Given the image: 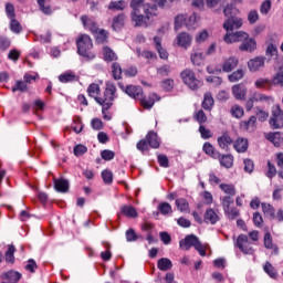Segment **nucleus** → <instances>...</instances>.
<instances>
[{
  "instance_id": "nucleus-1",
  "label": "nucleus",
  "mask_w": 283,
  "mask_h": 283,
  "mask_svg": "<svg viewBox=\"0 0 283 283\" xmlns=\"http://www.w3.org/2000/svg\"><path fill=\"white\" fill-rule=\"evenodd\" d=\"M156 17H158V6L156 4L145 3L143 9L130 11V22L134 28H149Z\"/></svg>"
},
{
  "instance_id": "nucleus-2",
  "label": "nucleus",
  "mask_w": 283,
  "mask_h": 283,
  "mask_svg": "<svg viewBox=\"0 0 283 283\" xmlns=\"http://www.w3.org/2000/svg\"><path fill=\"white\" fill-rule=\"evenodd\" d=\"M116 97V84H114V82H106L104 99H97V104L102 107V114L105 120H112V116L107 115V109L114 105Z\"/></svg>"
},
{
  "instance_id": "nucleus-3",
  "label": "nucleus",
  "mask_w": 283,
  "mask_h": 283,
  "mask_svg": "<svg viewBox=\"0 0 283 283\" xmlns=\"http://www.w3.org/2000/svg\"><path fill=\"white\" fill-rule=\"evenodd\" d=\"M76 45L77 54H80V56H83L85 61H94V59H96V54L92 52L94 43H92V38H90V35L81 34L76 39Z\"/></svg>"
},
{
  "instance_id": "nucleus-4",
  "label": "nucleus",
  "mask_w": 283,
  "mask_h": 283,
  "mask_svg": "<svg viewBox=\"0 0 283 283\" xmlns=\"http://www.w3.org/2000/svg\"><path fill=\"white\" fill-rule=\"evenodd\" d=\"M181 81L189 87V90H198L202 86V82L196 77L193 70L186 69L180 73Z\"/></svg>"
},
{
  "instance_id": "nucleus-5",
  "label": "nucleus",
  "mask_w": 283,
  "mask_h": 283,
  "mask_svg": "<svg viewBox=\"0 0 283 283\" xmlns=\"http://www.w3.org/2000/svg\"><path fill=\"white\" fill-rule=\"evenodd\" d=\"M270 127L272 129H282L283 127V111L280 108V105L272 107V116L269 120Z\"/></svg>"
},
{
  "instance_id": "nucleus-6",
  "label": "nucleus",
  "mask_w": 283,
  "mask_h": 283,
  "mask_svg": "<svg viewBox=\"0 0 283 283\" xmlns=\"http://www.w3.org/2000/svg\"><path fill=\"white\" fill-rule=\"evenodd\" d=\"M249 39V33L244 31H237V32H228L223 36L224 43H244Z\"/></svg>"
},
{
  "instance_id": "nucleus-7",
  "label": "nucleus",
  "mask_w": 283,
  "mask_h": 283,
  "mask_svg": "<svg viewBox=\"0 0 283 283\" xmlns=\"http://www.w3.org/2000/svg\"><path fill=\"white\" fill-rule=\"evenodd\" d=\"M253 103H273V97L266 96L261 93H253V95L247 101L245 109L247 112H251L253 109Z\"/></svg>"
},
{
  "instance_id": "nucleus-8",
  "label": "nucleus",
  "mask_w": 283,
  "mask_h": 283,
  "mask_svg": "<svg viewBox=\"0 0 283 283\" xmlns=\"http://www.w3.org/2000/svg\"><path fill=\"white\" fill-rule=\"evenodd\" d=\"M237 247L242 251L245 255H253L255 250L251 247V242H249V237L247 234H240L237 239Z\"/></svg>"
},
{
  "instance_id": "nucleus-9",
  "label": "nucleus",
  "mask_w": 283,
  "mask_h": 283,
  "mask_svg": "<svg viewBox=\"0 0 283 283\" xmlns=\"http://www.w3.org/2000/svg\"><path fill=\"white\" fill-rule=\"evenodd\" d=\"M118 87L125 92L130 98H134L135 101H139V98H143V87L135 86V85H128L125 87L122 83L118 84Z\"/></svg>"
},
{
  "instance_id": "nucleus-10",
  "label": "nucleus",
  "mask_w": 283,
  "mask_h": 283,
  "mask_svg": "<svg viewBox=\"0 0 283 283\" xmlns=\"http://www.w3.org/2000/svg\"><path fill=\"white\" fill-rule=\"evenodd\" d=\"M242 18L230 17L224 21L223 30H226L227 33L233 32V30H240V28H242Z\"/></svg>"
},
{
  "instance_id": "nucleus-11",
  "label": "nucleus",
  "mask_w": 283,
  "mask_h": 283,
  "mask_svg": "<svg viewBox=\"0 0 283 283\" xmlns=\"http://www.w3.org/2000/svg\"><path fill=\"white\" fill-rule=\"evenodd\" d=\"M218 146L220 149L223 151H230L231 150V145H233V138H231V135L229 133L224 132L222 133L221 136L217 138Z\"/></svg>"
},
{
  "instance_id": "nucleus-12",
  "label": "nucleus",
  "mask_w": 283,
  "mask_h": 283,
  "mask_svg": "<svg viewBox=\"0 0 283 283\" xmlns=\"http://www.w3.org/2000/svg\"><path fill=\"white\" fill-rule=\"evenodd\" d=\"M138 101L140 102V105H143L144 109H151L156 101H160V97L156 93H150L147 97H145L144 93H142V98Z\"/></svg>"
},
{
  "instance_id": "nucleus-13",
  "label": "nucleus",
  "mask_w": 283,
  "mask_h": 283,
  "mask_svg": "<svg viewBox=\"0 0 283 283\" xmlns=\"http://www.w3.org/2000/svg\"><path fill=\"white\" fill-rule=\"evenodd\" d=\"M53 185L57 193H67V191H70V180L65 178H59V179L54 178Z\"/></svg>"
},
{
  "instance_id": "nucleus-14",
  "label": "nucleus",
  "mask_w": 283,
  "mask_h": 283,
  "mask_svg": "<svg viewBox=\"0 0 283 283\" xmlns=\"http://www.w3.org/2000/svg\"><path fill=\"white\" fill-rule=\"evenodd\" d=\"M200 239H198V237H196V234H190L187 235L184 240H181L179 242V247L181 249H185V251H189V249H191V247H196V244L199 242Z\"/></svg>"
},
{
  "instance_id": "nucleus-15",
  "label": "nucleus",
  "mask_w": 283,
  "mask_h": 283,
  "mask_svg": "<svg viewBox=\"0 0 283 283\" xmlns=\"http://www.w3.org/2000/svg\"><path fill=\"white\" fill-rule=\"evenodd\" d=\"M192 38L189 33L187 32H181L176 36V43L179 45V48H189L191 45Z\"/></svg>"
},
{
  "instance_id": "nucleus-16",
  "label": "nucleus",
  "mask_w": 283,
  "mask_h": 283,
  "mask_svg": "<svg viewBox=\"0 0 283 283\" xmlns=\"http://www.w3.org/2000/svg\"><path fill=\"white\" fill-rule=\"evenodd\" d=\"M220 221V216H218V213L209 208L206 210L205 214H203V222H206V224H217Z\"/></svg>"
},
{
  "instance_id": "nucleus-17",
  "label": "nucleus",
  "mask_w": 283,
  "mask_h": 283,
  "mask_svg": "<svg viewBox=\"0 0 283 283\" xmlns=\"http://www.w3.org/2000/svg\"><path fill=\"white\" fill-rule=\"evenodd\" d=\"M232 94L237 101H244L247 96V86L242 83L233 85Z\"/></svg>"
},
{
  "instance_id": "nucleus-18",
  "label": "nucleus",
  "mask_w": 283,
  "mask_h": 283,
  "mask_svg": "<svg viewBox=\"0 0 283 283\" xmlns=\"http://www.w3.org/2000/svg\"><path fill=\"white\" fill-rule=\"evenodd\" d=\"M87 94L91 98H94L96 103H98V99H105V93H103L102 97H98V94H101V86L96 83L90 84L87 87Z\"/></svg>"
},
{
  "instance_id": "nucleus-19",
  "label": "nucleus",
  "mask_w": 283,
  "mask_h": 283,
  "mask_svg": "<svg viewBox=\"0 0 283 283\" xmlns=\"http://www.w3.org/2000/svg\"><path fill=\"white\" fill-rule=\"evenodd\" d=\"M265 59L262 56H256L248 62V67L250 72H258L261 67H264Z\"/></svg>"
},
{
  "instance_id": "nucleus-20",
  "label": "nucleus",
  "mask_w": 283,
  "mask_h": 283,
  "mask_svg": "<svg viewBox=\"0 0 283 283\" xmlns=\"http://www.w3.org/2000/svg\"><path fill=\"white\" fill-rule=\"evenodd\" d=\"M258 43L253 38H248L243 43L240 44L239 50L241 52H253L256 50Z\"/></svg>"
},
{
  "instance_id": "nucleus-21",
  "label": "nucleus",
  "mask_w": 283,
  "mask_h": 283,
  "mask_svg": "<svg viewBox=\"0 0 283 283\" xmlns=\"http://www.w3.org/2000/svg\"><path fill=\"white\" fill-rule=\"evenodd\" d=\"M81 21H82L85 30H90V32H92V33L98 32V24H96V22L94 20L90 19V17L82 15Z\"/></svg>"
},
{
  "instance_id": "nucleus-22",
  "label": "nucleus",
  "mask_w": 283,
  "mask_h": 283,
  "mask_svg": "<svg viewBox=\"0 0 283 283\" xmlns=\"http://www.w3.org/2000/svg\"><path fill=\"white\" fill-rule=\"evenodd\" d=\"M233 148L238 154H244L247 149H249V140L247 138L239 137L234 143H233Z\"/></svg>"
},
{
  "instance_id": "nucleus-23",
  "label": "nucleus",
  "mask_w": 283,
  "mask_h": 283,
  "mask_svg": "<svg viewBox=\"0 0 283 283\" xmlns=\"http://www.w3.org/2000/svg\"><path fill=\"white\" fill-rule=\"evenodd\" d=\"M1 280H6L7 282L17 283L21 280V273L17 271L4 272L0 275Z\"/></svg>"
},
{
  "instance_id": "nucleus-24",
  "label": "nucleus",
  "mask_w": 283,
  "mask_h": 283,
  "mask_svg": "<svg viewBox=\"0 0 283 283\" xmlns=\"http://www.w3.org/2000/svg\"><path fill=\"white\" fill-rule=\"evenodd\" d=\"M122 216L126 218H138V211L132 205H124L120 207Z\"/></svg>"
},
{
  "instance_id": "nucleus-25",
  "label": "nucleus",
  "mask_w": 283,
  "mask_h": 283,
  "mask_svg": "<svg viewBox=\"0 0 283 283\" xmlns=\"http://www.w3.org/2000/svg\"><path fill=\"white\" fill-rule=\"evenodd\" d=\"M213 105H214L213 95L209 92L205 93L201 107L206 109V112H211V109H213Z\"/></svg>"
},
{
  "instance_id": "nucleus-26",
  "label": "nucleus",
  "mask_w": 283,
  "mask_h": 283,
  "mask_svg": "<svg viewBox=\"0 0 283 283\" xmlns=\"http://www.w3.org/2000/svg\"><path fill=\"white\" fill-rule=\"evenodd\" d=\"M203 151L207 154V156H210V158H213L214 160H218L220 158V151L216 150L213 145L211 143L207 142L203 144Z\"/></svg>"
},
{
  "instance_id": "nucleus-27",
  "label": "nucleus",
  "mask_w": 283,
  "mask_h": 283,
  "mask_svg": "<svg viewBox=\"0 0 283 283\" xmlns=\"http://www.w3.org/2000/svg\"><path fill=\"white\" fill-rule=\"evenodd\" d=\"M238 57H229L222 64V72H233L238 67Z\"/></svg>"
},
{
  "instance_id": "nucleus-28",
  "label": "nucleus",
  "mask_w": 283,
  "mask_h": 283,
  "mask_svg": "<svg viewBox=\"0 0 283 283\" xmlns=\"http://www.w3.org/2000/svg\"><path fill=\"white\" fill-rule=\"evenodd\" d=\"M264 247L265 249H272L274 255H277L280 253V249L277 248V245L273 244V238L271 237V232H266L264 234Z\"/></svg>"
},
{
  "instance_id": "nucleus-29",
  "label": "nucleus",
  "mask_w": 283,
  "mask_h": 283,
  "mask_svg": "<svg viewBox=\"0 0 283 283\" xmlns=\"http://www.w3.org/2000/svg\"><path fill=\"white\" fill-rule=\"evenodd\" d=\"M157 269H159V271H171L174 263L168 258H161L157 262Z\"/></svg>"
},
{
  "instance_id": "nucleus-30",
  "label": "nucleus",
  "mask_w": 283,
  "mask_h": 283,
  "mask_svg": "<svg viewBox=\"0 0 283 283\" xmlns=\"http://www.w3.org/2000/svg\"><path fill=\"white\" fill-rule=\"evenodd\" d=\"M146 140L153 149H158L160 147V142H158V135L154 132H149L146 136Z\"/></svg>"
},
{
  "instance_id": "nucleus-31",
  "label": "nucleus",
  "mask_w": 283,
  "mask_h": 283,
  "mask_svg": "<svg viewBox=\"0 0 283 283\" xmlns=\"http://www.w3.org/2000/svg\"><path fill=\"white\" fill-rule=\"evenodd\" d=\"M125 25V13H119L113 18V30H120Z\"/></svg>"
},
{
  "instance_id": "nucleus-32",
  "label": "nucleus",
  "mask_w": 283,
  "mask_h": 283,
  "mask_svg": "<svg viewBox=\"0 0 283 283\" xmlns=\"http://www.w3.org/2000/svg\"><path fill=\"white\" fill-rule=\"evenodd\" d=\"M217 160H219L221 167H226V169H231V167H233L232 155H220V158H217Z\"/></svg>"
},
{
  "instance_id": "nucleus-33",
  "label": "nucleus",
  "mask_w": 283,
  "mask_h": 283,
  "mask_svg": "<svg viewBox=\"0 0 283 283\" xmlns=\"http://www.w3.org/2000/svg\"><path fill=\"white\" fill-rule=\"evenodd\" d=\"M103 54H104V61H106L107 63H112V61L118 60V55H116L114 50H112L108 46L103 48Z\"/></svg>"
},
{
  "instance_id": "nucleus-34",
  "label": "nucleus",
  "mask_w": 283,
  "mask_h": 283,
  "mask_svg": "<svg viewBox=\"0 0 283 283\" xmlns=\"http://www.w3.org/2000/svg\"><path fill=\"white\" fill-rule=\"evenodd\" d=\"M261 209L265 216V218H270L273 220L275 218V208L271 206V203H261Z\"/></svg>"
},
{
  "instance_id": "nucleus-35",
  "label": "nucleus",
  "mask_w": 283,
  "mask_h": 283,
  "mask_svg": "<svg viewBox=\"0 0 283 283\" xmlns=\"http://www.w3.org/2000/svg\"><path fill=\"white\" fill-rule=\"evenodd\" d=\"M127 8V3L124 0L111 1L108 4V10H115L120 12Z\"/></svg>"
},
{
  "instance_id": "nucleus-36",
  "label": "nucleus",
  "mask_w": 283,
  "mask_h": 283,
  "mask_svg": "<svg viewBox=\"0 0 283 283\" xmlns=\"http://www.w3.org/2000/svg\"><path fill=\"white\" fill-rule=\"evenodd\" d=\"M112 76L115 81H120L123 78V69L117 62L112 64Z\"/></svg>"
},
{
  "instance_id": "nucleus-37",
  "label": "nucleus",
  "mask_w": 283,
  "mask_h": 283,
  "mask_svg": "<svg viewBox=\"0 0 283 283\" xmlns=\"http://www.w3.org/2000/svg\"><path fill=\"white\" fill-rule=\"evenodd\" d=\"M268 140L273 143L274 147H280L283 143L282 135L280 133H271L268 135Z\"/></svg>"
},
{
  "instance_id": "nucleus-38",
  "label": "nucleus",
  "mask_w": 283,
  "mask_h": 283,
  "mask_svg": "<svg viewBox=\"0 0 283 283\" xmlns=\"http://www.w3.org/2000/svg\"><path fill=\"white\" fill-rule=\"evenodd\" d=\"M230 114L233 116V118H242L244 116V108L238 104H234L230 109Z\"/></svg>"
},
{
  "instance_id": "nucleus-39",
  "label": "nucleus",
  "mask_w": 283,
  "mask_h": 283,
  "mask_svg": "<svg viewBox=\"0 0 283 283\" xmlns=\"http://www.w3.org/2000/svg\"><path fill=\"white\" fill-rule=\"evenodd\" d=\"M230 83H237V81H242V78H244V71L243 70H237L234 72H232L229 76H228Z\"/></svg>"
},
{
  "instance_id": "nucleus-40",
  "label": "nucleus",
  "mask_w": 283,
  "mask_h": 283,
  "mask_svg": "<svg viewBox=\"0 0 283 283\" xmlns=\"http://www.w3.org/2000/svg\"><path fill=\"white\" fill-rule=\"evenodd\" d=\"M258 122V117L251 116L248 120H243L240 123L242 129H251V127H255V123Z\"/></svg>"
},
{
  "instance_id": "nucleus-41",
  "label": "nucleus",
  "mask_w": 283,
  "mask_h": 283,
  "mask_svg": "<svg viewBox=\"0 0 283 283\" xmlns=\"http://www.w3.org/2000/svg\"><path fill=\"white\" fill-rule=\"evenodd\" d=\"M182 25H187V15L185 14H178L175 18V30H180Z\"/></svg>"
},
{
  "instance_id": "nucleus-42",
  "label": "nucleus",
  "mask_w": 283,
  "mask_h": 283,
  "mask_svg": "<svg viewBox=\"0 0 283 283\" xmlns=\"http://www.w3.org/2000/svg\"><path fill=\"white\" fill-rule=\"evenodd\" d=\"M191 59V63H193L195 65H203L205 63V53H195L190 56Z\"/></svg>"
},
{
  "instance_id": "nucleus-43",
  "label": "nucleus",
  "mask_w": 283,
  "mask_h": 283,
  "mask_svg": "<svg viewBox=\"0 0 283 283\" xmlns=\"http://www.w3.org/2000/svg\"><path fill=\"white\" fill-rule=\"evenodd\" d=\"M175 205H176L177 209H179L181 212L189 210V202H187V199H185V198L177 199L175 201Z\"/></svg>"
},
{
  "instance_id": "nucleus-44",
  "label": "nucleus",
  "mask_w": 283,
  "mask_h": 283,
  "mask_svg": "<svg viewBox=\"0 0 283 283\" xmlns=\"http://www.w3.org/2000/svg\"><path fill=\"white\" fill-rule=\"evenodd\" d=\"M221 191H224L227 196H235V186L229 184H221L220 186Z\"/></svg>"
},
{
  "instance_id": "nucleus-45",
  "label": "nucleus",
  "mask_w": 283,
  "mask_h": 283,
  "mask_svg": "<svg viewBox=\"0 0 283 283\" xmlns=\"http://www.w3.org/2000/svg\"><path fill=\"white\" fill-rule=\"evenodd\" d=\"M263 271H265L273 280L277 277V271L270 262L265 263V265L263 266Z\"/></svg>"
},
{
  "instance_id": "nucleus-46",
  "label": "nucleus",
  "mask_w": 283,
  "mask_h": 283,
  "mask_svg": "<svg viewBox=\"0 0 283 283\" xmlns=\"http://www.w3.org/2000/svg\"><path fill=\"white\" fill-rule=\"evenodd\" d=\"M95 35L96 42L97 43H105L107 41V31L105 30H97V32H93Z\"/></svg>"
},
{
  "instance_id": "nucleus-47",
  "label": "nucleus",
  "mask_w": 283,
  "mask_h": 283,
  "mask_svg": "<svg viewBox=\"0 0 283 283\" xmlns=\"http://www.w3.org/2000/svg\"><path fill=\"white\" fill-rule=\"evenodd\" d=\"M254 111H255L258 120H260V123H264V120H266L269 118V112H266L260 107H255Z\"/></svg>"
},
{
  "instance_id": "nucleus-48",
  "label": "nucleus",
  "mask_w": 283,
  "mask_h": 283,
  "mask_svg": "<svg viewBox=\"0 0 283 283\" xmlns=\"http://www.w3.org/2000/svg\"><path fill=\"white\" fill-rule=\"evenodd\" d=\"M158 210L160 211L161 216H169V213H171L172 211L171 205H169L168 202L159 203Z\"/></svg>"
},
{
  "instance_id": "nucleus-49",
  "label": "nucleus",
  "mask_w": 283,
  "mask_h": 283,
  "mask_svg": "<svg viewBox=\"0 0 283 283\" xmlns=\"http://www.w3.org/2000/svg\"><path fill=\"white\" fill-rule=\"evenodd\" d=\"M28 82L27 81H18L15 85L12 87V92H28Z\"/></svg>"
},
{
  "instance_id": "nucleus-50",
  "label": "nucleus",
  "mask_w": 283,
  "mask_h": 283,
  "mask_svg": "<svg viewBox=\"0 0 283 283\" xmlns=\"http://www.w3.org/2000/svg\"><path fill=\"white\" fill-rule=\"evenodd\" d=\"M102 178L105 185H112L114 182V175L112 174L111 170H103L102 171Z\"/></svg>"
},
{
  "instance_id": "nucleus-51",
  "label": "nucleus",
  "mask_w": 283,
  "mask_h": 283,
  "mask_svg": "<svg viewBox=\"0 0 283 283\" xmlns=\"http://www.w3.org/2000/svg\"><path fill=\"white\" fill-rule=\"evenodd\" d=\"M226 216H228L229 220H235L240 216V210L238 208H228L224 210Z\"/></svg>"
},
{
  "instance_id": "nucleus-52",
  "label": "nucleus",
  "mask_w": 283,
  "mask_h": 283,
  "mask_svg": "<svg viewBox=\"0 0 283 283\" xmlns=\"http://www.w3.org/2000/svg\"><path fill=\"white\" fill-rule=\"evenodd\" d=\"M17 249L14 245H9L7 252H6V262L13 263L14 262V252Z\"/></svg>"
},
{
  "instance_id": "nucleus-53",
  "label": "nucleus",
  "mask_w": 283,
  "mask_h": 283,
  "mask_svg": "<svg viewBox=\"0 0 283 283\" xmlns=\"http://www.w3.org/2000/svg\"><path fill=\"white\" fill-rule=\"evenodd\" d=\"M6 14L8 19L12 20L17 18V13L14 12V4L8 2L6 4Z\"/></svg>"
},
{
  "instance_id": "nucleus-54",
  "label": "nucleus",
  "mask_w": 283,
  "mask_h": 283,
  "mask_svg": "<svg viewBox=\"0 0 283 283\" xmlns=\"http://www.w3.org/2000/svg\"><path fill=\"white\" fill-rule=\"evenodd\" d=\"M74 78H76L74 73H64L59 76L60 83H71V81H74Z\"/></svg>"
},
{
  "instance_id": "nucleus-55",
  "label": "nucleus",
  "mask_w": 283,
  "mask_h": 283,
  "mask_svg": "<svg viewBox=\"0 0 283 283\" xmlns=\"http://www.w3.org/2000/svg\"><path fill=\"white\" fill-rule=\"evenodd\" d=\"M260 20V14L258 13L256 10H251L249 13H248V21L249 23H251L252 25L254 23H258V21Z\"/></svg>"
},
{
  "instance_id": "nucleus-56",
  "label": "nucleus",
  "mask_w": 283,
  "mask_h": 283,
  "mask_svg": "<svg viewBox=\"0 0 283 283\" xmlns=\"http://www.w3.org/2000/svg\"><path fill=\"white\" fill-rule=\"evenodd\" d=\"M196 23H198V14L192 13L189 18H186L187 28H196Z\"/></svg>"
},
{
  "instance_id": "nucleus-57",
  "label": "nucleus",
  "mask_w": 283,
  "mask_h": 283,
  "mask_svg": "<svg viewBox=\"0 0 283 283\" xmlns=\"http://www.w3.org/2000/svg\"><path fill=\"white\" fill-rule=\"evenodd\" d=\"M10 30H11V32H14L15 34H19V32H21V30H22L21 23L19 21H17L15 18L11 19Z\"/></svg>"
},
{
  "instance_id": "nucleus-58",
  "label": "nucleus",
  "mask_w": 283,
  "mask_h": 283,
  "mask_svg": "<svg viewBox=\"0 0 283 283\" xmlns=\"http://www.w3.org/2000/svg\"><path fill=\"white\" fill-rule=\"evenodd\" d=\"M10 48V39L7 36L0 35V52H6Z\"/></svg>"
},
{
  "instance_id": "nucleus-59",
  "label": "nucleus",
  "mask_w": 283,
  "mask_h": 283,
  "mask_svg": "<svg viewBox=\"0 0 283 283\" xmlns=\"http://www.w3.org/2000/svg\"><path fill=\"white\" fill-rule=\"evenodd\" d=\"M195 118H196L197 123H199L200 125H202V123H207V114H205V111H202V109H199L195 114Z\"/></svg>"
},
{
  "instance_id": "nucleus-60",
  "label": "nucleus",
  "mask_w": 283,
  "mask_h": 283,
  "mask_svg": "<svg viewBox=\"0 0 283 283\" xmlns=\"http://www.w3.org/2000/svg\"><path fill=\"white\" fill-rule=\"evenodd\" d=\"M101 156L103 160H114V157L116 156V153L109 149L102 150Z\"/></svg>"
},
{
  "instance_id": "nucleus-61",
  "label": "nucleus",
  "mask_w": 283,
  "mask_h": 283,
  "mask_svg": "<svg viewBox=\"0 0 283 283\" xmlns=\"http://www.w3.org/2000/svg\"><path fill=\"white\" fill-rule=\"evenodd\" d=\"M129 6L132 10H143V7L145 6V0H130Z\"/></svg>"
},
{
  "instance_id": "nucleus-62",
  "label": "nucleus",
  "mask_w": 283,
  "mask_h": 283,
  "mask_svg": "<svg viewBox=\"0 0 283 283\" xmlns=\"http://www.w3.org/2000/svg\"><path fill=\"white\" fill-rule=\"evenodd\" d=\"M161 87L166 92H171V90H174V80H171V78L164 80L161 82Z\"/></svg>"
},
{
  "instance_id": "nucleus-63",
  "label": "nucleus",
  "mask_w": 283,
  "mask_h": 283,
  "mask_svg": "<svg viewBox=\"0 0 283 283\" xmlns=\"http://www.w3.org/2000/svg\"><path fill=\"white\" fill-rule=\"evenodd\" d=\"M261 14H266L268 12H271V0H265L262 2L260 7Z\"/></svg>"
},
{
  "instance_id": "nucleus-64",
  "label": "nucleus",
  "mask_w": 283,
  "mask_h": 283,
  "mask_svg": "<svg viewBox=\"0 0 283 283\" xmlns=\"http://www.w3.org/2000/svg\"><path fill=\"white\" fill-rule=\"evenodd\" d=\"M274 85H280V87H283V71L279 72L274 78H273Z\"/></svg>"
}]
</instances>
